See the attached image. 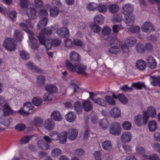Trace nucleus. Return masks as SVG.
Here are the masks:
<instances>
[{"instance_id":"obj_1","label":"nucleus","mask_w":160,"mask_h":160,"mask_svg":"<svg viewBox=\"0 0 160 160\" xmlns=\"http://www.w3.org/2000/svg\"><path fill=\"white\" fill-rule=\"evenodd\" d=\"M108 41L111 47L108 49L109 53L116 54L120 51L122 42L115 36H110L108 38Z\"/></svg>"},{"instance_id":"obj_2","label":"nucleus","mask_w":160,"mask_h":160,"mask_svg":"<svg viewBox=\"0 0 160 160\" xmlns=\"http://www.w3.org/2000/svg\"><path fill=\"white\" fill-rule=\"evenodd\" d=\"M143 117L142 115L138 114L135 116L134 118L135 123L138 126L140 127L142 124H146L149 118L146 111H143Z\"/></svg>"},{"instance_id":"obj_3","label":"nucleus","mask_w":160,"mask_h":160,"mask_svg":"<svg viewBox=\"0 0 160 160\" xmlns=\"http://www.w3.org/2000/svg\"><path fill=\"white\" fill-rule=\"evenodd\" d=\"M110 132L114 135H120L121 132V127L120 124L117 122H112L110 125L109 128Z\"/></svg>"},{"instance_id":"obj_4","label":"nucleus","mask_w":160,"mask_h":160,"mask_svg":"<svg viewBox=\"0 0 160 160\" xmlns=\"http://www.w3.org/2000/svg\"><path fill=\"white\" fill-rule=\"evenodd\" d=\"M3 46L6 49L10 51L15 50L17 46L15 40L12 38L5 39L4 42Z\"/></svg>"},{"instance_id":"obj_5","label":"nucleus","mask_w":160,"mask_h":160,"mask_svg":"<svg viewBox=\"0 0 160 160\" xmlns=\"http://www.w3.org/2000/svg\"><path fill=\"white\" fill-rule=\"evenodd\" d=\"M34 108V105L30 102H27L24 103L22 110H20L18 112L21 115H28L30 113V110H32Z\"/></svg>"},{"instance_id":"obj_6","label":"nucleus","mask_w":160,"mask_h":160,"mask_svg":"<svg viewBox=\"0 0 160 160\" xmlns=\"http://www.w3.org/2000/svg\"><path fill=\"white\" fill-rule=\"evenodd\" d=\"M58 36L61 38H66L69 36L68 29L65 27H62L58 29L57 31Z\"/></svg>"},{"instance_id":"obj_7","label":"nucleus","mask_w":160,"mask_h":160,"mask_svg":"<svg viewBox=\"0 0 160 160\" xmlns=\"http://www.w3.org/2000/svg\"><path fill=\"white\" fill-rule=\"evenodd\" d=\"M39 42L41 44L44 45L46 48L50 49L52 46V40L49 37L43 38L41 37L38 38Z\"/></svg>"},{"instance_id":"obj_8","label":"nucleus","mask_w":160,"mask_h":160,"mask_svg":"<svg viewBox=\"0 0 160 160\" xmlns=\"http://www.w3.org/2000/svg\"><path fill=\"white\" fill-rule=\"evenodd\" d=\"M141 29L142 31L147 33L152 32L154 30L152 24L150 22H148L144 23Z\"/></svg>"},{"instance_id":"obj_9","label":"nucleus","mask_w":160,"mask_h":160,"mask_svg":"<svg viewBox=\"0 0 160 160\" xmlns=\"http://www.w3.org/2000/svg\"><path fill=\"white\" fill-rule=\"evenodd\" d=\"M52 33V31L51 28H44L41 30L39 35L38 36V38H40L41 37L44 38L49 37L48 36Z\"/></svg>"},{"instance_id":"obj_10","label":"nucleus","mask_w":160,"mask_h":160,"mask_svg":"<svg viewBox=\"0 0 160 160\" xmlns=\"http://www.w3.org/2000/svg\"><path fill=\"white\" fill-rule=\"evenodd\" d=\"M69 57L72 62L77 63L81 60V57L76 52L72 51L69 54Z\"/></svg>"},{"instance_id":"obj_11","label":"nucleus","mask_w":160,"mask_h":160,"mask_svg":"<svg viewBox=\"0 0 160 160\" xmlns=\"http://www.w3.org/2000/svg\"><path fill=\"white\" fill-rule=\"evenodd\" d=\"M55 124L54 122L51 118H48L44 122V127L45 128L48 130L53 129L54 128Z\"/></svg>"},{"instance_id":"obj_12","label":"nucleus","mask_w":160,"mask_h":160,"mask_svg":"<svg viewBox=\"0 0 160 160\" xmlns=\"http://www.w3.org/2000/svg\"><path fill=\"white\" fill-rule=\"evenodd\" d=\"M78 133V131L77 129L72 128L68 130L67 135L69 139L73 140L76 138Z\"/></svg>"},{"instance_id":"obj_13","label":"nucleus","mask_w":160,"mask_h":160,"mask_svg":"<svg viewBox=\"0 0 160 160\" xmlns=\"http://www.w3.org/2000/svg\"><path fill=\"white\" fill-rule=\"evenodd\" d=\"M133 10L132 6L130 4H126L123 6L122 8V12L123 14L126 15H131Z\"/></svg>"},{"instance_id":"obj_14","label":"nucleus","mask_w":160,"mask_h":160,"mask_svg":"<svg viewBox=\"0 0 160 160\" xmlns=\"http://www.w3.org/2000/svg\"><path fill=\"white\" fill-rule=\"evenodd\" d=\"M76 72L78 74H82L86 75L87 74L85 71L87 68V66L82 64H79L75 66Z\"/></svg>"},{"instance_id":"obj_15","label":"nucleus","mask_w":160,"mask_h":160,"mask_svg":"<svg viewBox=\"0 0 160 160\" xmlns=\"http://www.w3.org/2000/svg\"><path fill=\"white\" fill-rule=\"evenodd\" d=\"M146 60L147 61L148 67L152 69L155 68L156 67V62L154 58L151 56L147 57Z\"/></svg>"},{"instance_id":"obj_16","label":"nucleus","mask_w":160,"mask_h":160,"mask_svg":"<svg viewBox=\"0 0 160 160\" xmlns=\"http://www.w3.org/2000/svg\"><path fill=\"white\" fill-rule=\"evenodd\" d=\"M132 136L130 132H125L123 133L121 136V140L124 143L128 142L131 140Z\"/></svg>"},{"instance_id":"obj_17","label":"nucleus","mask_w":160,"mask_h":160,"mask_svg":"<svg viewBox=\"0 0 160 160\" xmlns=\"http://www.w3.org/2000/svg\"><path fill=\"white\" fill-rule=\"evenodd\" d=\"M83 107L84 110L88 112L92 110L93 108L92 102L89 100H86L82 102Z\"/></svg>"},{"instance_id":"obj_18","label":"nucleus","mask_w":160,"mask_h":160,"mask_svg":"<svg viewBox=\"0 0 160 160\" xmlns=\"http://www.w3.org/2000/svg\"><path fill=\"white\" fill-rule=\"evenodd\" d=\"M34 34L32 35L29 34V38L31 43L30 45L31 48L35 50L38 48V45L36 39L32 36Z\"/></svg>"},{"instance_id":"obj_19","label":"nucleus","mask_w":160,"mask_h":160,"mask_svg":"<svg viewBox=\"0 0 160 160\" xmlns=\"http://www.w3.org/2000/svg\"><path fill=\"white\" fill-rule=\"evenodd\" d=\"M26 13L30 19H34L37 17V12L34 8H28L27 11Z\"/></svg>"},{"instance_id":"obj_20","label":"nucleus","mask_w":160,"mask_h":160,"mask_svg":"<svg viewBox=\"0 0 160 160\" xmlns=\"http://www.w3.org/2000/svg\"><path fill=\"white\" fill-rule=\"evenodd\" d=\"M136 66L138 69L143 70L146 68V64L144 60L140 59L136 61Z\"/></svg>"},{"instance_id":"obj_21","label":"nucleus","mask_w":160,"mask_h":160,"mask_svg":"<svg viewBox=\"0 0 160 160\" xmlns=\"http://www.w3.org/2000/svg\"><path fill=\"white\" fill-rule=\"evenodd\" d=\"M110 115L113 118H117L121 116V111L120 109L117 107H114L110 111Z\"/></svg>"},{"instance_id":"obj_22","label":"nucleus","mask_w":160,"mask_h":160,"mask_svg":"<svg viewBox=\"0 0 160 160\" xmlns=\"http://www.w3.org/2000/svg\"><path fill=\"white\" fill-rule=\"evenodd\" d=\"M52 118L55 121H60L62 119V117L60 112L55 110L53 111L51 114Z\"/></svg>"},{"instance_id":"obj_23","label":"nucleus","mask_w":160,"mask_h":160,"mask_svg":"<svg viewBox=\"0 0 160 160\" xmlns=\"http://www.w3.org/2000/svg\"><path fill=\"white\" fill-rule=\"evenodd\" d=\"M151 84L154 86L158 85L160 87V76H152L150 77Z\"/></svg>"},{"instance_id":"obj_24","label":"nucleus","mask_w":160,"mask_h":160,"mask_svg":"<svg viewBox=\"0 0 160 160\" xmlns=\"http://www.w3.org/2000/svg\"><path fill=\"white\" fill-rule=\"evenodd\" d=\"M13 38L17 42H20L22 40L23 36L22 32L19 30L17 29L15 30L14 33Z\"/></svg>"},{"instance_id":"obj_25","label":"nucleus","mask_w":160,"mask_h":160,"mask_svg":"<svg viewBox=\"0 0 160 160\" xmlns=\"http://www.w3.org/2000/svg\"><path fill=\"white\" fill-rule=\"evenodd\" d=\"M27 67L29 69L34 71L37 72H41V69L38 68L37 66H34L33 63L32 62H28L26 64Z\"/></svg>"},{"instance_id":"obj_26","label":"nucleus","mask_w":160,"mask_h":160,"mask_svg":"<svg viewBox=\"0 0 160 160\" xmlns=\"http://www.w3.org/2000/svg\"><path fill=\"white\" fill-rule=\"evenodd\" d=\"M45 90L52 93H55L58 92V88L55 85L49 84L45 86Z\"/></svg>"},{"instance_id":"obj_27","label":"nucleus","mask_w":160,"mask_h":160,"mask_svg":"<svg viewBox=\"0 0 160 160\" xmlns=\"http://www.w3.org/2000/svg\"><path fill=\"white\" fill-rule=\"evenodd\" d=\"M134 16L133 14L129 15L126 17L125 22L127 26H131L133 25L134 21Z\"/></svg>"},{"instance_id":"obj_28","label":"nucleus","mask_w":160,"mask_h":160,"mask_svg":"<svg viewBox=\"0 0 160 160\" xmlns=\"http://www.w3.org/2000/svg\"><path fill=\"white\" fill-rule=\"evenodd\" d=\"M65 117L67 121L72 122L75 121L76 116L74 112H69L66 115Z\"/></svg>"},{"instance_id":"obj_29","label":"nucleus","mask_w":160,"mask_h":160,"mask_svg":"<svg viewBox=\"0 0 160 160\" xmlns=\"http://www.w3.org/2000/svg\"><path fill=\"white\" fill-rule=\"evenodd\" d=\"M12 119L9 116H4L0 120V123L6 126H8L12 122Z\"/></svg>"},{"instance_id":"obj_30","label":"nucleus","mask_w":160,"mask_h":160,"mask_svg":"<svg viewBox=\"0 0 160 160\" xmlns=\"http://www.w3.org/2000/svg\"><path fill=\"white\" fill-rule=\"evenodd\" d=\"M38 147L42 150H46L49 148L50 146L49 144L43 141H38Z\"/></svg>"},{"instance_id":"obj_31","label":"nucleus","mask_w":160,"mask_h":160,"mask_svg":"<svg viewBox=\"0 0 160 160\" xmlns=\"http://www.w3.org/2000/svg\"><path fill=\"white\" fill-rule=\"evenodd\" d=\"M3 111L4 115L5 116L12 114L13 112V111L7 103H5L4 104V109Z\"/></svg>"},{"instance_id":"obj_32","label":"nucleus","mask_w":160,"mask_h":160,"mask_svg":"<svg viewBox=\"0 0 160 160\" xmlns=\"http://www.w3.org/2000/svg\"><path fill=\"white\" fill-rule=\"evenodd\" d=\"M67 132L66 131H63L59 135L60 142L62 144L65 143L66 141L67 136Z\"/></svg>"},{"instance_id":"obj_33","label":"nucleus","mask_w":160,"mask_h":160,"mask_svg":"<svg viewBox=\"0 0 160 160\" xmlns=\"http://www.w3.org/2000/svg\"><path fill=\"white\" fill-rule=\"evenodd\" d=\"M108 9L111 13H114L119 11V8L117 4H112L109 5Z\"/></svg>"},{"instance_id":"obj_34","label":"nucleus","mask_w":160,"mask_h":160,"mask_svg":"<svg viewBox=\"0 0 160 160\" xmlns=\"http://www.w3.org/2000/svg\"><path fill=\"white\" fill-rule=\"evenodd\" d=\"M143 159L144 160H160L158 154H152L149 155H144Z\"/></svg>"},{"instance_id":"obj_35","label":"nucleus","mask_w":160,"mask_h":160,"mask_svg":"<svg viewBox=\"0 0 160 160\" xmlns=\"http://www.w3.org/2000/svg\"><path fill=\"white\" fill-rule=\"evenodd\" d=\"M38 16L40 19H48V14L45 9H41L39 12Z\"/></svg>"},{"instance_id":"obj_36","label":"nucleus","mask_w":160,"mask_h":160,"mask_svg":"<svg viewBox=\"0 0 160 160\" xmlns=\"http://www.w3.org/2000/svg\"><path fill=\"white\" fill-rule=\"evenodd\" d=\"M99 126L101 128L105 129L109 126V123L106 119H103L99 122Z\"/></svg>"},{"instance_id":"obj_37","label":"nucleus","mask_w":160,"mask_h":160,"mask_svg":"<svg viewBox=\"0 0 160 160\" xmlns=\"http://www.w3.org/2000/svg\"><path fill=\"white\" fill-rule=\"evenodd\" d=\"M102 148L105 150H110L112 147V144L110 141L106 140L103 142L102 144Z\"/></svg>"},{"instance_id":"obj_38","label":"nucleus","mask_w":160,"mask_h":160,"mask_svg":"<svg viewBox=\"0 0 160 160\" xmlns=\"http://www.w3.org/2000/svg\"><path fill=\"white\" fill-rule=\"evenodd\" d=\"M147 112L148 116H150L152 118H154L156 116V110L152 106H150L148 108Z\"/></svg>"},{"instance_id":"obj_39","label":"nucleus","mask_w":160,"mask_h":160,"mask_svg":"<svg viewBox=\"0 0 160 160\" xmlns=\"http://www.w3.org/2000/svg\"><path fill=\"white\" fill-rule=\"evenodd\" d=\"M148 127L149 130L151 132H153L156 129L157 124L155 121H150L148 124Z\"/></svg>"},{"instance_id":"obj_40","label":"nucleus","mask_w":160,"mask_h":160,"mask_svg":"<svg viewBox=\"0 0 160 160\" xmlns=\"http://www.w3.org/2000/svg\"><path fill=\"white\" fill-rule=\"evenodd\" d=\"M66 67L68 70L72 72H75L76 71L75 66L74 67L70 61L67 60L66 61Z\"/></svg>"},{"instance_id":"obj_41","label":"nucleus","mask_w":160,"mask_h":160,"mask_svg":"<svg viewBox=\"0 0 160 160\" xmlns=\"http://www.w3.org/2000/svg\"><path fill=\"white\" fill-rule=\"evenodd\" d=\"M41 19V20L37 25L38 29L39 30H41L43 28L45 27L47 25L48 22V19Z\"/></svg>"},{"instance_id":"obj_42","label":"nucleus","mask_w":160,"mask_h":160,"mask_svg":"<svg viewBox=\"0 0 160 160\" xmlns=\"http://www.w3.org/2000/svg\"><path fill=\"white\" fill-rule=\"evenodd\" d=\"M91 30L94 33H98L101 30L99 26L95 24H91L90 26Z\"/></svg>"},{"instance_id":"obj_43","label":"nucleus","mask_w":160,"mask_h":160,"mask_svg":"<svg viewBox=\"0 0 160 160\" xmlns=\"http://www.w3.org/2000/svg\"><path fill=\"white\" fill-rule=\"evenodd\" d=\"M45 78L42 75H39L37 78V84L38 86H41L43 85L45 81Z\"/></svg>"},{"instance_id":"obj_44","label":"nucleus","mask_w":160,"mask_h":160,"mask_svg":"<svg viewBox=\"0 0 160 160\" xmlns=\"http://www.w3.org/2000/svg\"><path fill=\"white\" fill-rule=\"evenodd\" d=\"M137 40L134 37L128 38L125 41V43L128 47H132L136 43Z\"/></svg>"},{"instance_id":"obj_45","label":"nucleus","mask_w":160,"mask_h":160,"mask_svg":"<svg viewBox=\"0 0 160 160\" xmlns=\"http://www.w3.org/2000/svg\"><path fill=\"white\" fill-rule=\"evenodd\" d=\"M50 15L51 16L55 17L58 16L60 12L59 9L56 7H53L50 10Z\"/></svg>"},{"instance_id":"obj_46","label":"nucleus","mask_w":160,"mask_h":160,"mask_svg":"<svg viewBox=\"0 0 160 160\" xmlns=\"http://www.w3.org/2000/svg\"><path fill=\"white\" fill-rule=\"evenodd\" d=\"M132 87H134L137 89H141L143 88H145V85L142 82L133 83L132 85Z\"/></svg>"},{"instance_id":"obj_47","label":"nucleus","mask_w":160,"mask_h":160,"mask_svg":"<svg viewBox=\"0 0 160 160\" xmlns=\"http://www.w3.org/2000/svg\"><path fill=\"white\" fill-rule=\"evenodd\" d=\"M20 26L21 28H22V29L26 32L29 34L32 35L33 34V32L31 30L28 29L27 26L26 24L23 22H22L20 24Z\"/></svg>"},{"instance_id":"obj_48","label":"nucleus","mask_w":160,"mask_h":160,"mask_svg":"<svg viewBox=\"0 0 160 160\" xmlns=\"http://www.w3.org/2000/svg\"><path fill=\"white\" fill-rule=\"evenodd\" d=\"M80 104V102L77 101L74 104V108L78 114H81L82 112V108Z\"/></svg>"},{"instance_id":"obj_49","label":"nucleus","mask_w":160,"mask_h":160,"mask_svg":"<svg viewBox=\"0 0 160 160\" xmlns=\"http://www.w3.org/2000/svg\"><path fill=\"white\" fill-rule=\"evenodd\" d=\"M84 151L81 148H79L76 149L74 152V155L77 157L80 158L84 155Z\"/></svg>"},{"instance_id":"obj_50","label":"nucleus","mask_w":160,"mask_h":160,"mask_svg":"<svg viewBox=\"0 0 160 160\" xmlns=\"http://www.w3.org/2000/svg\"><path fill=\"white\" fill-rule=\"evenodd\" d=\"M118 99L123 104H126L128 102V100L125 95L122 93L118 94Z\"/></svg>"},{"instance_id":"obj_51","label":"nucleus","mask_w":160,"mask_h":160,"mask_svg":"<svg viewBox=\"0 0 160 160\" xmlns=\"http://www.w3.org/2000/svg\"><path fill=\"white\" fill-rule=\"evenodd\" d=\"M20 55L22 59L25 60H28L30 58L29 54L24 50L20 51Z\"/></svg>"},{"instance_id":"obj_52","label":"nucleus","mask_w":160,"mask_h":160,"mask_svg":"<svg viewBox=\"0 0 160 160\" xmlns=\"http://www.w3.org/2000/svg\"><path fill=\"white\" fill-rule=\"evenodd\" d=\"M98 10L100 12L104 13L107 10V6L106 4H100L98 6Z\"/></svg>"},{"instance_id":"obj_53","label":"nucleus","mask_w":160,"mask_h":160,"mask_svg":"<svg viewBox=\"0 0 160 160\" xmlns=\"http://www.w3.org/2000/svg\"><path fill=\"white\" fill-rule=\"evenodd\" d=\"M104 17L101 15H97L94 18V22L100 24H102L104 22Z\"/></svg>"},{"instance_id":"obj_54","label":"nucleus","mask_w":160,"mask_h":160,"mask_svg":"<svg viewBox=\"0 0 160 160\" xmlns=\"http://www.w3.org/2000/svg\"><path fill=\"white\" fill-rule=\"evenodd\" d=\"M32 102L33 105L38 106L40 105L42 101V99L39 97H36L32 99Z\"/></svg>"},{"instance_id":"obj_55","label":"nucleus","mask_w":160,"mask_h":160,"mask_svg":"<svg viewBox=\"0 0 160 160\" xmlns=\"http://www.w3.org/2000/svg\"><path fill=\"white\" fill-rule=\"evenodd\" d=\"M32 137V136H27L22 138L20 141L19 144H23L28 142Z\"/></svg>"},{"instance_id":"obj_56","label":"nucleus","mask_w":160,"mask_h":160,"mask_svg":"<svg viewBox=\"0 0 160 160\" xmlns=\"http://www.w3.org/2000/svg\"><path fill=\"white\" fill-rule=\"evenodd\" d=\"M49 135L51 137L52 140H57L59 138V135L55 131H52L49 133Z\"/></svg>"},{"instance_id":"obj_57","label":"nucleus","mask_w":160,"mask_h":160,"mask_svg":"<svg viewBox=\"0 0 160 160\" xmlns=\"http://www.w3.org/2000/svg\"><path fill=\"white\" fill-rule=\"evenodd\" d=\"M61 153V151L59 148H56L51 151V154L53 157H58Z\"/></svg>"},{"instance_id":"obj_58","label":"nucleus","mask_w":160,"mask_h":160,"mask_svg":"<svg viewBox=\"0 0 160 160\" xmlns=\"http://www.w3.org/2000/svg\"><path fill=\"white\" fill-rule=\"evenodd\" d=\"M53 97V96L52 94L47 92L44 94L43 98L44 101H51Z\"/></svg>"},{"instance_id":"obj_59","label":"nucleus","mask_w":160,"mask_h":160,"mask_svg":"<svg viewBox=\"0 0 160 160\" xmlns=\"http://www.w3.org/2000/svg\"><path fill=\"white\" fill-rule=\"evenodd\" d=\"M122 148L125 152L127 154H129L131 153L132 148L129 145L124 144L122 146Z\"/></svg>"},{"instance_id":"obj_60","label":"nucleus","mask_w":160,"mask_h":160,"mask_svg":"<svg viewBox=\"0 0 160 160\" xmlns=\"http://www.w3.org/2000/svg\"><path fill=\"white\" fill-rule=\"evenodd\" d=\"M111 32V29L108 26L104 27L102 29V32L104 35H109Z\"/></svg>"},{"instance_id":"obj_61","label":"nucleus","mask_w":160,"mask_h":160,"mask_svg":"<svg viewBox=\"0 0 160 160\" xmlns=\"http://www.w3.org/2000/svg\"><path fill=\"white\" fill-rule=\"evenodd\" d=\"M93 102L96 104L102 106H104L105 105V101L102 98H98L95 99Z\"/></svg>"},{"instance_id":"obj_62","label":"nucleus","mask_w":160,"mask_h":160,"mask_svg":"<svg viewBox=\"0 0 160 160\" xmlns=\"http://www.w3.org/2000/svg\"><path fill=\"white\" fill-rule=\"evenodd\" d=\"M131 123L128 121H125L123 122L122 124L123 128L125 130H129L131 127Z\"/></svg>"},{"instance_id":"obj_63","label":"nucleus","mask_w":160,"mask_h":160,"mask_svg":"<svg viewBox=\"0 0 160 160\" xmlns=\"http://www.w3.org/2000/svg\"><path fill=\"white\" fill-rule=\"evenodd\" d=\"M98 4L95 3H91L87 7V9L90 11L95 10L97 8Z\"/></svg>"},{"instance_id":"obj_64","label":"nucleus","mask_w":160,"mask_h":160,"mask_svg":"<svg viewBox=\"0 0 160 160\" xmlns=\"http://www.w3.org/2000/svg\"><path fill=\"white\" fill-rule=\"evenodd\" d=\"M106 101L110 105H113L115 104V101L112 97L109 96H107L105 98Z\"/></svg>"}]
</instances>
